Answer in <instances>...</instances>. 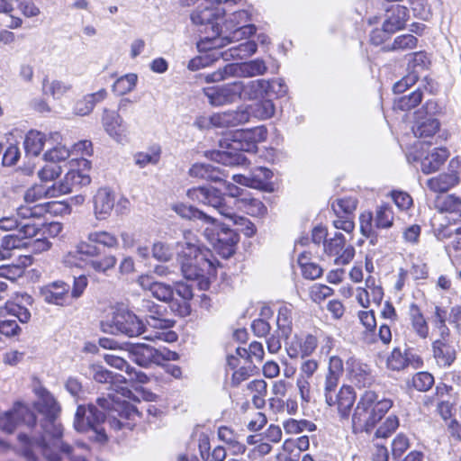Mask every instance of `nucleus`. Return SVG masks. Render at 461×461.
I'll use <instances>...</instances> for the list:
<instances>
[{
	"label": "nucleus",
	"mask_w": 461,
	"mask_h": 461,
	"mask_svg": "<svg viewBox=\"0 0 461 461\" xmlns=\"http://www.w3.org/2000/svg\"><path fill=\"white\" fill-rule=\"evenodd\" d=\"M267 71V67L263 59H256L249 62L240 64H227L222 68L208 74L206 82H219L230 77H253L262 76Z\"/></svg>",
	"instance_id": "obj_9"
},
{
	"label": "nucleus",
	"mask_w": 461,
	"mask_h": 461,
	"mask_svg": "<svg viewBox=\"0 0 461 461\" xmlns=\"http://www.w3.org/2000/svg\"><path fill=\"white\" fill-rule=\"evenodd\" d=\"M257 50L258 46L255 41H247L230 48V51L232 58L244 59L256 53Z\"/></svg>",
	"instance_id": "obj_53"
},
{
	"label": "nucleus",
	"mask_w": 461,
	"mask_h": 461,
	"mask_svg": "<svg viewBox=\"0 0 461 461\" xmlns=\"http://www.w3.org/2000/svg\"><path fill=\"white\" fill-rule=\"evenodd\" d=\"M267 131L263 128L235 132L229 150L217 151L212 155V159L224 166H240L245 164L247 158L241 152H256L257 144L266 139Z\"/></svg>",
	"instance_id": "obj_4"
},
{
	"label": "nucleus",
	"mask_w": 461,
	"mask_h": 461,
	"mask_svg": "<svg viewBox=\"0 0 461 461\" xmlns=\"http://www.w3.org/2000/svg\"><path fill=\"white\" fill-rule=\"evenodd\" d=\"M449 156L448 151L443 148L432 149L420 163L421 171L424 174H430L439 169Z\"/></svg>",
	"instance_id": "obj_31"
},
{
	"label": "nucleus",
	"mask_w": 461,
	"mask_h": 461,
	"mask_svg": "<svg viewBox=\"0 0 461 461\" xmlns=\"http://www.w3.org/2000/svg\"><path fill=\"white\" fill-rule=\"evenodd\" d=\"M117 264V258L114 255L107 254L102 258H90L86 262V265L93 271L98 274L107 276L109 271L114 269Z\"/></svg>",
	"instance_id": "obj_37"
},
{
	"label": "nucleus",
	"mask_w": 461,
	"mask_h": 461,
	"mask_svg": "<svg viewBox=\"0 0 461 461\" xmlns=\"http://www.w3.org/2000/svg\"><path fill=\"white\" fill-rule=\"evenodd\" d=\"M459 178L455 172L440 174L427 181V186L435 193H445L457 185Z\"/></svg>",
	"instance_id": "obj_32"
},
{
	"label": "nucleus",
	"mask_w": 461,
	"mask_h": 461,
	"mask_svg": "<svg viewBox=\"0 0 461 461\" xmlns=\"http://www.w3.org/2000/svg\"><path fill=\"white\" fill-rule=\"evenodd\" d=\"M343 373V361L340 357L333 356L330 357L328 372L324 381V397L332 396L336 393L339 379Z\"/></svg>",
	"instance_id": "obj_24"
},
{
	"label": "nucleus",
	"mask_w": 461,
	"mask_h": 461,
	"mask_svg": "<svg viewBox=\"0 0 461 461\" xmlns=\"http://www.w3.org/2000/svg\"><path fill=\"white\" fill-rule=\"evenodd\" d=\"M188 175L194 178L212 182H221L225 176L219 167L205 163H194L192 165L188 170Z\"/></svg>",
	"instance_id": "obj_27"
},
{
	"label": "nucleus",
	"mask_w": 461,
	"mask_h": 461,
	"mask_svg": "<svg viewBox=\"0 0 461 461\" xmlns=\"http://www.w3.org/2000/svg\"><path fill=\"white\" fill-rule=\"evenodd\" d=\"M424 108L429 116L421 118L418 115V120L412 127L415 137L420 139L433 137L439 129L438 121L431 116L437 110V104L434 102L428 101Z\"/></svg>",
	"instance_id": "obj_18"
},
{
	"label": "nucleus",
	"mask_w": 461,
	"mask_h": 461,
	"mask_svg": "<svg viewBox=\"0 0 461 461\" xmlns=\"http://www.w3.org/2000/svg\"><path fill=\"white\" fill-rule=\"evenodd\" d=\"M38 400L34 406L36 410L44 415V421L41 424L43 434L40 439H30L25 434H20L18 438L22 445V448L27 445H31V449L37 450V445L46 446L49 451H57L59 449L62 453L70 456L72 447L62 442V426L57 421V418L60 413V406L55 400L53 395L44 388L36 391Z\"/></svg>",
	"instance_id": "obj_1"
},
{
	"label": "nucleus",
	"mask_w": 461,
	"mask_h": 461,
	"mask_svg": "<svg viewBox=\"0 0 461 461\" xmlns=\"http://www.w3.org/2000/svg\"><path fill=\"white\" fill-rule=\"evenodd\" d=\"M177 248L181 271L187 280L203 277L212 268V262L201 252L198 240L192 231L184 232V241L178 242Z\"/></svg>",
	"instance_id": "obj_5"
},
{
	"label": "nucleus",
	"mask_w": 461,
	"mask_h": 461,
	"mask_svg": "<svg viewBox=\"0 0 461 461\" xmlns=\"http://www.w3.org/2000/svg\"><path fill=\"white\" fill-rule=\"evenodd\" d=\"M393 406V399L381 396L372 390L365 391L352 413L353 432H371Z\"/></svg>",
	"instance_id": "obj_2"
},
{
	"label": "nucleus",
	"mask_w": 461,
	"mask_h": 461,
	"mask_svg": "<svg viewBox=\"0 0 461 461\" xmlns=\"http://www.w3.org/2000/svg\"><path fill=\"white\" fill-rule=\"evenodd\" d=\"M356 393L352 386L342 385L339 392L332 396H327L326 403L330 407H336L340 419L348 420L354 402Z\"/></svg>",
	"instance_id": "obj_15"
},
{
	"label": "nucleus",
	"mask_w": 461,
	"mask_h": 461,
	"mask_svg": "<svg viewBox=\"0 0 461 461\" xmlns=\"http://www.w3.org/2000/svg\"><path fill=\"white\" fill-rule=\"evenodd\" d=\"M230 31V41H239L242 39H246L256 32V26L254 24H242L239 25Z\"/></svg>",
	"instance_id": "obj_60"
},
{
	"label": "nucleus",
	"mask_w": 461,
	"mask_h": 461,
	"mask_svg": "<svg viewBox=\"0 0 461 461\" xmlns=\"http://www.w3.org/2000/svg\"><path fill=\"white\" fill-rule=\"evenodd\" d=\"M386 364L389 369L400 371L408 366L420 368L423 362L421 357L411 349L405 348L402 350L400 348H395L388 357Z\"/></svg>",
	"instance_id": "obj_17"
},
{
	"label": "nucleus",
	"mask_w": 461,
	"mask_h": 461,
	"mask_svg": "<svg viewBox=\"0 0 461 461\" xmlns=\"http://www.w3.org/2000/svg\"><path fill=\"white\" fill-rule=\"evenodd\" d=\"M14 230H17L22 238H32L40 232L41 227L35 222L19 221L15 216L0 219V230L11 231Z\"/></svg>",
	"instance_id": "obj_23"
},
{
	"label": "nucleus",
	"mask_w": 461,
	"mask_h": 461,
	"mask_svg": "<svg viewBox=\"0 0 461 461\" xmlns=\"http://www.w3.org/2000/svg\"><path fill=\"white\" fill-rule=\"evenodd\" d=\"M243 81H234L216 87L203 90L209 103L220 106L242 99Z\"/></svg>",
	"instance_id": "obj_11"
},
{
	"label": "nucleus",
	"mask_w": 461,
	"mask_h": 461,
	"mask_svg": "<svg viewBox=\"0 0 461 461\" xmlns=\"http://www.w3.org/2000/svg\"><path fill=\"white\" fill-rule=\"evenodd\" d=\"M398 427V417L396 415H389L376 429L375 436L376 438H387L393 434Z\"/></svg>",
	"instance_id": "obj_55"
},
{
	"label": "nucleus",
	"mask_w": 461,
	"mask_h": 461,
	"mask_svg": "<svg viewBox=\"0 0 461 461\" xmlns=\"http://www.w3.org/2000/svg\"><path fill=\"white\" fill-rule=\"evenodd\" d=\"M284 429L286 433L297 434L303 431H313L316 429V425L306 420L289 419L284 422Z\"/></svg>",
	"instance_id": "obj_51"
},
{
	"label": "nucleus",
	"mask_w": 461,
	"mask_h": 461,
	"mask_svg": "<svg viewBox=\"0 0 461 461\" xmlns=\"http://www.w3.org/2000/svg\"><path fill=\"white\" fill-rule=\"evenodd\" d=\"M70 285L63 281L52 282L40 289V294L47 303L63 306L68 304Z\"/></svg>",
	"instance_id": "obj_19"
},
{
	"label": "nucleus",
	"mask_w": 461,
	"mask_h": 461,
	"mask_svg": "<svg viewBox=\"0 0 461 461\" xmlns=\"http://www.w3.org/2000/svg\"><path fill=\"white\" fill-rule=\"evenodd\" d=\"M174 211L182 218L200 221L203 225H205L207 222H212V216L190 205L179 203L174 206Z\"/></svg>",
	"instance_id": "obj_39"
},
{
	"label": "nucleus",
	"mask_w": 461,
	"mask_h": 461,
	"mask_svg": "<svg viewBox=\"0 0 461 461\" xmlns=\"http://www.w3.org/2000/svg\"><path fill=\"white\" fill-rule=\"evenodd\" d=\"M176 294L182 298L181 303L172 302L171 308L176 311L177 314L185 317L190 314L191 307L188 301L193 298V291L189 285L177 283L176 287Z\"/></svg>",
	"instance_id": "obj_33"
},
{
	"label": "nucleus",
	"mask_w": 461,
	"mask_h": 461,
	"mask_svg": "<svg viewBox=\"0 0 461 461\" xmlns=\"http://www.w3.org/2000/svg\"><path fill=\"white\" fill-rule=\"evenodd\" d=\"M138 77L130 73L118 78L113 86V91L118 95H123L132 91L136 86Z\"/></svg>",
	"instance_id": "obj_48"
},
{
	"label": "nucleus",
	"mask_w": 461,
	"mask_h": 461,
	"mask_svg": "<svg viewBox=\"0 0 461 461\" xmlns=\"http://www.w3.org/2000/svg\"><path fill=\"white\" fill-rule=\"evenodd\" d=\"M174 321L169 319L162 318V313L159 315H147L146 316V328H151L153 333L144 336L148 340H161L167 342H173L176 339L177 336L174 331L169 330L174 326Z\"/></svg>",
	"instance_id": "obj_13"
},
{
	"label": "nucleus",
	"mask_w": 461,
	"mask_h": 461,
	"mask_svg": "<svg viewBox=\"0 0 461 461\" xmlns=\"http://www.w3.org/2000/svg\"><path fill=\"white\" fill-rule=\"evenodd\" d=\"M360 232L365 237H375V216L369 211L363 212L359 215Z\"/></svg>",
	"instance_id": "obj_56"
},
{
	"label": "nucleus",
	"mask_w": 461,
	"mask_h": 461,
	"mask_svg": "<svg viewBox=\"0 0 461 461\" xmlns=\"http://www.w3.org/2000/svg\"><path fill=\"white\" fill-rule=\"evenodd\" d=\"M115 203L114 193L106 187L99 188L93 198L94 213L97 220L107 219Z\"/></svg>",
	"instance_id": "obj_22"
},
{
	"label": "nucleus",
	"mask_w": 461,
	"mask_h": 461,
	"mask_svg": "<svg viewBox=\"0 0 461 461\" xmlns=\"http://www.w3.org/2000/svg\"><path fill=\"white\" fill-rule=\"evenodd\" d=\"M22 452L28 461H59L60 459L57 451H49L46 446L41 445H37V450H35L31 449V445L25 444Z\"/></svg>",
	"instance_id": "obj_34"
},
{
	"label": "nucleus",
	"mask_w": 461,
	"mask_h": 461,
	"mask_svg": "<svg viewBox=\"0 0 461 461\" xmlns=\"http://www.w3.org/2000/svg\"><path fill=\"white\" fill-rule=\"evenodd\" d=\"M249 14L245 10H240L232 13L226 20L224 26L226 30H231L239 25L245 24L249 21Z\"/></svg>",
	"instance_id": "obj_64"
},
{
	"label": "nucleus",
	"mask_w": 461,
	"mask_h": 461,
	"mask_svg": "<svg viewBox=\"0 0 461 461\" xmlns=\"http://www.w3.org/2000/svg\"><path fill=\"white\" fill-rule=\"evenodd\" d=\"M252 114L260 120L271 118L275 113V104L270 99H265L250 106Z\"/></svg>",
	"instance_id": "obj_50"
},
{
	"label": "nucleus",
	"mask_w": 461,
	"mask_h": 461,
	"mask_svg": "<svg viewBox=\"0 0 461 461\" xmlns=\"http://www.w3.org/2000/svg\"><path fill=\"white\" fill-rule=\"evenodd\" d=\"M219 120L221 125L237 126L245 123L249 119V113L247 111H231L219 114Z\"/></svg>",
	"instance_id": "obj_47"
},
{
	"label": "nucleus",
	"mask_w": 461,
	"mask_h": 461,
	"mask_svg": "<svg viewBox=\"0 0 461 461\" xmlns=\"http://www.w3.org/2000/svg\"><path fill=\"white\" fill-rule=\"evenodd\" d=\"M104 360L109 366L116 369L125 370L129 375H131L134 371V367H131L122 357L113 354H106L104 355Z\"/></svg>",
	"instance_id": "obj_63"
},
{
	"label": "nucleus",
	"mask_w": 461,
	"mask_h": 461,
	"mask_svg": "<svg viewBox=\"0 0 461 461\" xmlns=\"http://www.w3.org/2000/svg\"><path fill=\"white\" fill-rule=\"evenodd\" d=\"M160 154V148H152L148 152L136 153L134 155V162L140 168H143L148 165H157L159 162Z\"/></svg>",
	"instance_id": "obj_49"
},
{
	"label": "nucleus",
	"mask_w": 461,
	"mask_h": 461,
	"mask_svg": "<svg viewBox=\"0 0 461 461\" xmlns=\"http://www.w3.org/2000/svg\"><path fill=\"white\" fill-rule=\"evenodd\" d=\"M103 126L107 134L118 143L129 140V130L123 119L114 112L105 110L102 119Z\"/></svg>",
	"instance_id": "obj_16"
},
{
	"label": "nucleus",
	"mask_w": 461,
	"mask_h": 461,
	"mask_svg": "<svg viewBox=\"0 0 461 461\" xmlns=\"http://www.w3.org/2000/svg\"><path fill=\"white\" fill-rule=\"evenodd\" d=\"M104 420V412L95 405L89 404L87 407L79 405L75 415L74 427L79 432L93 433L89 438L104 442L107 439L104 429L102 427Z\"/></svg>",
	"instance_id": "obj_7"
},
{
	"label": "nucleus",
	"mask_w": 461,
	"mask_h": 461,
	"mask_svg": "<svg viewBox=\"0 0 461 461\" xmlns=\"http://www.w3.org/2000/svg\"><path fill=\"white\" fill-rule=\"evenodd\" d=\"M324 251L330 256L336 257L334 261L337 265H347L355 256L354 248L346 247L345 237L340 232L335 233L333 238L324 242Z\"/></svg>",
	"instance_id": "obj_14"
},
{
	"label": "nucleus",
	"mask_w": 461,
	"mask_h": 461,
	"mask_svg": "<svg viewBox=\"0 0 461 461\" xmlns=\"http://www.w3.org/2000/svg\"><path fill=\"white\" fill-rule=\"evenodd\" d=\"M292 310L288 306H282L278 311L277 327L284 337L287 338L292 330Z\"/></svg>",
	"instance_id": "obj_52"
},
{
	"label": "nucleus",
	"mask_w": 461,
	"mask_h": 461,
	"mask_svg": "<svg viewBox=\"0 0 461 461\" xmlns=\"http://www.w3.org/2000/svg\"><path fill=\"white\" fill-rule=\"evenodd\" d=\"M357 201L352 197L338 199L332 203V208L337 214L340 212L347 215L351 214L357 209Z\"/></svg>",
	"instance_id": "obj_59"
},
{
	"label": "nucleus",
	"mask_w": 461,
	"mask_h": 461,
	"mask_svg": "<svg viewBox=\"0 0 461 461\" xmlns=\"http://www.w3.org/2000/svg\"><path fill=\"white\" fill-rule=\"evenodd\" d=\"M70 156V150L65 146L58 145L50 149L45 154L46 160L57 163L66 160Z\"/></svg>",
	"instance_id": "obj_62"
},
{
	"label": "nucleus",
	"mask_w": 461,
	"mask_h": 461,
	"mask_svg": "<svg viewBox=\"0 0 461 461\" xmlns=\"http://www.w3.org/2000/svg\"><path fill=\"white\" fill-rule=\"evenodd\" d=\"M137 282L140 286L149 290L159 301L167 303L173 299L174 290L171 285L156 282L151 276L142 275L138 278Z\"/></svg>",
	"instance_id": "obj_25"
},
{
	"label": "nucleus",
	"mask_w": 461,
	"mask_h": 461,
	"mask_svg": "<svg viewBox=\"0 0 461 461\" xmlns=\"http://www.w3.org/2000/svg\"><path fill=\"white\" fill-rule=\"evenodd\" d=\"M102 326L104 330H106L105 327H108L111 333L122 334L129 338L147 333V328L143 321L135 313L126 309L113 311L111 319L103 322Z\"/></svg>",
	"instance_id": "obj_8"
},
{
	"label": "nucleus",
	"mask_w": 461,
	"mask_h": 461,
	"mask_svg": "<svg viewBox=\"0 0 461 461\" xmlns=\"http://www.w3.org/2000/svg\"><path fill=\"white\" fill-rule=\"evenodd\" d=\"M411 319L412 329L417 335L421 339H426L429 335V327L422 313L415 304L411 306Z\"/></svg>",
	"instance_id": "obj_45"
},
{
	"label": "nucleus",
	"mask_w": 461,
	"mask_h": 461,
	"mask_svg": "<svg viewBox=\"0 0 461 461\" xmlns=\"http://www.w3.org/2000/svg\"><path fill=\"white\" fill-rule=\"evenodd\" d=\"M272 177V172L267 167H259L255 168L249 176L233 175V180L240 185L259 188L267 180Z\"/></svg>",
	"instance_id": "obj_29"
},
{
	"label": "nucleus",
	"mask_w": 461,
	"mask_h": 461,
	"mask_svg": "<svg viewBox=\"0 0 461 461\" xmlns=\"http://www.w3.org/2000/svg\"><path fill=\"white\" fill-rule=\"evenodd\" d=\"M125 350L130 357L137 365L142 367H148L151 364H160L166 359L164 355L158 349L143 343L130 344L125 343Z\"/></svg>",
	"instance_id": "obj_12"
},
{
	"label": "nucleus",
	"mask_w": 461,
	"mask_h": 461,
	"mask_svg": "<svg viewBox=\"0 0 461 461\" xmlns=\"http://www.w3.org/2000/svg\"><path fill=\"white\" fill-rule=\"evenodd\" d=\"M317 345V339L312 335L294 336L287 343L286 351L291 358H303L312 355Z\"/></svg>",
	"instance_id": "obj_21"
},
{
	"label": "nucleus",
	"mask_w": 461,
	"mask_h": 461,
	"mask_svg": "<svg viewBox=\"0 0 461 461\" xmlns=\"http://www.w3.org/2000/svg\"><path fill=\"white\" fill-rule=\"evenodd\" d=\"M434 384V377L428 372H419L412 378V384L415 389L426 392Z\"/></svg>",
	"instance_id": "obj_61"
},
{
	"label": "nucleus",
	"mask_w": 461,
	"mask_h": 461,
	"mask_svg": "<svg viewBox=\"0 0 461 461\" xmlns=\"http://www.w3.org/2000/svg\"><path fill=\"white\" fill-rule=\"evenodd\" d=\"M86 239L91 243L100 244L109 249L117 248L119 245L116 236L104 230L91 231L87 234Z\"/></svg>",
	"instance_id": "obj_44"
},
{
	"label": "nucleus",
	"mask_w": 461,
	"mask_h": 461,
	"mask_svg": "<svg viewBox=\"0 0 461 461\" xmlns=\"http://www.w3.org/2000/svg\"><path fill=\"white\" fill-rule=\"evenodd\" d=\"M349 378L357 387H367L373 384L375 377L368 365L362 363L354 357L346 361Z\"/></svg>",
	"instance_id": "obj_20"
},
{
	"label": "nucleus",
	"mask_w": 461,
	"mask_h": 461,
	"mask_svg": "<svg viewBox=\"0 0 461 461\" xmlns=\"http://www.w3.org/2000/svg\"><path fill=\"white\" fill-rule=\"evenodd\" d=\"M418 40L411 34H403L397 36L391 47H388L389 50L393 51H405L414 49L417 46Z\"/></svg>",
	"instance_id": "obj_54"
},
{
	"label": "nucleus",
	"mask_w": 461,
	"mask_h": 461,
	"mask_svg": "<svg viewBox=\"0 0 461 461\" xmlns=\"http://www.w3.org/2000/svg\"><path fill=\"white\" fill-rule=\"evenodd\" d=\"M187 197L193 202L203 203L215 209L221 215L233 221L239 226L238 230L242 231L247 237L255 234L254 224L247 218L236 215L235 208L226 201L221 191L212 185H203L190 188L186 191Z\"/></svg>",
	"instance_id": "obj_3"
},
{
	"label": "nucleus",
	"mask_w": 461,
	"mask_h": 461,
	"mask_svg": "<svg viewBox=\"0 0 461 461\" xmlns=\"http://www.w3.org/2000/svg\"><path fill=\"white\" fill-rule=\"evenodd\" d=\"M421 100L422 93L420 89H417L410 95L395 98L393 102V108L401 111H409L420 104Z\"/></svg>",
	"instance_id": "obj_43"
},
{
	"label": "nucleus",
	"mask_w": 461,
	"mask_h": 461,
	"mask_svg": "<svg viewBox=\"0 0 461 461\" xmlns=\"http://www.w3.org/2000/svg\"><path fill=\"white\" fill-rule=\"evenodd\" d=\"M56 185L52 186L45 187L41 185H34L29 188L24 194V201L30 205L41 200L43 197H54L57 196Z\"/></svg>",
	"instance_id": "obj_40"
},
{
	"label": "nucleus",
	"mask_w": 461,
	"mask_h": 461,
	"mask_svg": "<svg viewBox=\"0 0 461 461\" xmlns=\"http://www.w3.org/2000/svg\"><path fill=\"white\" fill-rule=\"evenodd\" d=\"M304 254L298 258V263L302 267L303 276L307 279H316L322 275V269L317 264L303 262Z\"/></svg>",
	"instance_id": "obj_58"
},
{
	"label": "nucleus",
	"mask_w": 461,
	"mask_h": 461,
	"mask_svg": "<svg viewBox=\"0 0 461 461\" xmlns=\"http://www.w3.org/2000/svg\"><path fill=\"white\" fill-rule=\"evenodd\" d=\"M90 183V177L77 170H69L64 176V179L56 185L57 196L73 192V190L81 185H86Z\"/></svg>",
	"instance_id": "obj_28"
},
{
	"label": "nucleus",
	"mask_w": 461,
	"mask_h": 461,
	"mask_svg": "<svg viewBox=\"0 0 461 461\" xmlns=\"http://www.w3.org/2000/svg\"><path fill=\"white\" fill-rule=\"evenodd\" d=\"M409 18V10L403 5H397L388 11L387 17L383 23L384 31L393 33L404 27Z\"/></svg>",
	"instance_id": "obj_26"
},
{
	"label": "nucleus",
	"mask_w": 461,
	"mask_h": 461,
	"mask_svg": "<svg viewBox=\"0 0 461 461\" xmlns=\"http://www.w3.org/2000/svg\"><path fill=\"white\" fill-rule=\"evenodd\" d=\"M10 314L17 318L21 322L26 323L31 319V312L29 310L19 303H6L5 307H0V316L5 317Z\"/></svg>",
	"instance_id": "obj_46"
},
{
	"label": "nucleus",
	"mask_w": 461,
	"mask_h": 461,
	"mask_svg": "<svg viewBox=\"0 0 461 461\" xmlns=\"http://www.w3.org/2000/svg\"><path fill=\"white\" fill-rule=\"evenodd\" d=\"M235 202V206L245 212L246 213L255 216L262 217L267 213V207L258 199L250 197H242Z\"/></svg>",
	"instance_id": "obj_38"
},
{
	"label": "nucleus",
	"mask_w": 461,
	"mask_h": 461,
	"mask_svg": "<svg viewBox=\"0 0 461 461\" xmlns=\"http://www.w3.org/2000/svg\"><path fill=\"white\" fill-rule=\"evenodd\" d=\"M268 81L265 79L251 80L243 82L242 99L257 100L267 95Z\"/></svg>",
	"instance_id": "obj_36"
},
{
	"label": "nucleus",
	"mask_w": 461,
	"mask_h": 461,
	"mask_svg": "<svg viewBox=\"0 0 461 461\" xmlns=\"http://www.w3.org/2000/svg\"><path fill=\"white\" fill-rule=\"evenodd\" d=\"M88 375L98 383H112L113 375L103 366L93 364L88 367Z\"/></svg>",
	"instance_id": "obj_57"
},
{
	"label": "nucleus",
	"mask_w": 461,
	"mask_h": 461,
	"mask_svg": "<svg viewBox=\"0 0 461 461\" xmlns=\"http://www.w3.org/2000/svg\"><path fill=\"white\" fill-rule=\"evenodd\" d=\"M107 95V92L105 89H101L96 93L86 95L81 100H79L75 106V113L80 116H85L89 114L95 105L103 101Z\"/></svg>",
	"instance_id": "obj_35"
},
{
	"label": "nucleus",
	"mask_w": 461,
	"mask_h": 461,
	"mask_svg": "<svg viewBox=\"0 0 461 461\" xmlns=\"http://www.w3.org/2000/svg\"><path fill=\"white\" fill-rule=\"evenodd\" d=\"M45 141L44 134L37 131H30L24 140L26 152L32 156H38L43 149Z\"/></svg>",
	"instance_id": "obj_41"
},
{
	"label": "nucleus",
	"mask_w": 461,
	"mask_h": 461,
	"mask_svg": "<svg viewBox=\"0 0 461 461\" xmlns=\"http://www.w3.org/2000/svg\"><path fill=\"white\" fill-rule=\"evenodd\" d=\"M432 348L433 356L439 366H449L455 361L456 352L449 341L435 340Z\"/></svg>",
	"instance_id": "obj_30"
},
{
	"label": "nucleus",
	"mask_w": 461,
	"mask_h": 461,
	"mask_svg": "<svg viewBox=\"0 0 461 461\" xmlns=\"http://www.w3.org/2000/svg\"><path fill=\"white\" fill-rule=\"evenodd\" d=\"M35 421L34 413L26 405L17 402L12 410L0 416V429L6 433H13L18 426L24 424L32 427Z\"/></svg>",
	"instance_id": "obj_10"
},
{
	"label": "nucleus",
	"mask_w": 461,
	"mask_h": 461,
	"mask_svg": "<svg viewBox=\"0 0 461 461\" xmlns=\"http://www.w3.org/2000/svg\"><path fill=\"white\" fill-rule=\"evenodd\" d=\"M203 235L221 257L228 258L234 254L239 241L238 233L220 224L214 217L212 222L205 224Z\"/></svg>",
	"instance_id": "obj_6"
},
{
	"label": "nucleus",
	"mask_w": 461,
	"mask_h": 461,
	"mask_svg": "<svg viewBox=\"0 0 461 461\" xmlns=\"http://www.w3.org/2000/svg\"><path fill=\"white\" fill-rule=\"evenodd\" d=\"M393 211L388 204L376 207L375 214V227L376 229H389L393 225Z\"/></svg>",
	"instance_id": "obj_42"
}]
</instances>
